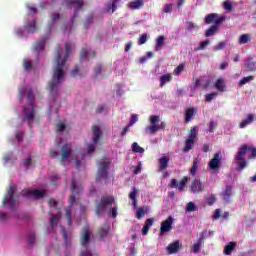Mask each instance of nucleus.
I'll list each match as a JSON object with an SVG mask.
<instances>
[{
	"mask_svg": "<svg viewBox=\"0 0 256 256\" xmlns=\"http://www.w3.org/2000/svg\"><path fill=\"white\" fill-rule=\"evenodd\" d=\"M66 53L63 57V47L61 45L57 46L56 49V57L55 64L56 66L53 69L52 80L48 84V90L50 93V97L55 101L59 95V87H61V83H63V77H65V71L63 68L65 67V63H67V59L69 55H71V43L67 42L65 44Z\"/></svg>",
	"mask_w": 256,
	"mask_h": 256,
	"instance_id": "1",
	"label": "nucleus"
},
{
	"mask_svg": "<svg viewBox=\"0 0 256 256\" xmlns=\"http://www.w3.org/2000/svg\"><path fill=\"white\" fill-rule=\"evenodd\" d=\"M25 94L28 95V103L23 108L22 121L28 123V126L31 129V125L33 124V90L27 86L22 88L19 92L20 99H23Z\"/></svg>",
	"mask_w": 256,
	"mask_h": 256,
	"instance_id": "2",
	"label": "nucleus"
},
{
	"mask_svg": "<svg viewBox=\"0 0 256 256\" xmlns=\"http://www.w3.org/2000/svg\"><path fill=\"white\" fill-rule=\"evenodd\" d=\"M113 203H115V197L111 195L102 196L100 202L96 205L97 217H101L107 209H111L110 215L115 219L117 217V206L113 207Z\"/></svg>",
	"mask_w": 256,
	"mask_h": 256,
	"instance_id": "3",
	"label": "nucleus"
},
{
	"mask_svg": "<svg viewBox=\"0 0 256 256\" xmlns=\"http://www.w3.org/2000/svg\"><path fill=\"white\" fill-rule=\"evenodd\" d=\"M227 20V16L222 15L219 16L217 13H211L205 16L204 23L206 25H211V23H214V25L210 26L206 32L205 37H213L217 31H219V25Z\"/></svg>",
	"mask_w": 256,
	"mask_h": 256,
	"instance_id": "4",
	"label": "nucleus"
},
{
	"mask_svg": "<svg viewBox=\"0 0 256 256\" xmlns=\"http://www.w3.org/2000/svg\"><path fill=\"white\" fill-rule=\"evenodd\" d=\"M247 151H251V155L248 156L249 160L256 157V148L247 146V144H243L238 149L237 154L234 156L235 161H237V171H243V169L247 167V160L245 159V155H247Z\"/></svg>",
	"mask_w": 256,
	"mask_h": 256,
	"instance_id": "5",
	"label": "nucleus"
},
{
	"mask_svg": "<svg viewBox=\"0 0 256 256\" xmlns=\"http://www.w3.org/2000/svg\"><path fill=\"white\" fill-rule=\"evenodd\" d=\"M17 185L10 184L6 195L4 196L3 205H9L11 211H15V204L17 203Z\"/></svg>",
	"mask_w": 256,
	"mask_h": 256,
	"instance_id": "6",
	"label": "nucleus"
},
{
	"mask_svg": "<svg viewBox=\"0 0 256 256\" xmlns=\"http://www.w3.org/2000/svg\"><path fill=\"white\" fill-rule=\"evenodd\" d=\"M111 166L110 161H99L98 162V170L96 174V181L99 182L101 179H107L109 175V167Z\"/></svg>",
	"mask_w": 256,
	"mask_h": 256,
	"instance_id": "7",
	"label": "nucleus"
},
{
	"mask_svg": "<svg viewBox=\"0 0 256 256\" xmlns=\"http://www.w3.org/2000/svg\"><path fill=\"white\" fill-rule=\"evenodd\" d=\"M92 239L93 234L91 233V228L89 226H84L80 236V244L84 249H89V243H91Z\"/></svg>",
	"mask_w": 256,
	"mask_h": 256,
	"instance_id": "8",
	"label": "nucleus"
},
{
	"mask_svg": "<svg viewBox=\"0 0 256 256\" xmlns=\"http://www.w3.org/2000/svg\"><path fill=\"white\" fill-rule=\"evenodd\" d=\"M157 123H159V116H150V126L145 128V133H148L149 135H155V133L159 131V126Z\"/></svg>",
	"mask_w": 256,
	"mask_h": 256,
	"instance_id": "9",
	"label": "nucleus"
},
{
	"mask_svg": "<svg viewBox=\"0 0 256 256\" xmlns=\"http://www.w3.org/2000/svg\"><path fill=\"white\" fill-rule=\"evenodd\" d=\"M97 57V52L89 47H83L80 51V61H90Z\"/></svg>",
	"mask_w": 256,
	"mask_h": 256,
	"instance_id": "10",
	"label": "nucleus"
},
{
	"mask_svg": "<svg viewBox=\"0 0 256 256\" xmlns=\"http://www.w3.org/2000/svg\"><path fill=\"white\" fill-rule=\"evenodd\" d=\"M71 191H72V195L70 196V199H69V205L70 207H73V205H75V203L77 202V198L75 196L81 195V191H82L81 188H77V180H75V178L72 179Z\"/></svg>",
	"mask_w": 256,
	"mask_h": 256,
	"instance_id": "11",
	"label": "nucleus"
},
{
	"mask_svg": "<svg viewBox=\"0 0 256 256\" xmlns=\"http://www.w3.org/2000/svg\"><path fill=\"white\" fill-rule=\"evenodd\" d=\"M191 193H203L205 191V183L201 182L199 179H194L190 186Z\"/></svg>",
	"mask_w": 256,
	"mask_h": 256,
	"instance_id": "12",
	"label": "nucleus"
},
{
	"mask_svg": "<svg viewBox=\"0 0 256 256\" xmlns=\"http://www.w3.org/2000/svg\"><path fill=\"white\" fill-rule=\"evenodd\" d=\"M173 229V217L168 216V218L164 221H162L160 226V235H163V233H169Z\"/></svg>",
	"mask_w": 256,
	"mask_h": 256,
	"instance_id": "13",
	"label": "nucleus"
},
{
	"mask_svg": "<svg viewBox=\"0 0 256 256\" xmlns=\"http://www.w3.org/2000/svg\"><path fill=\"white\" fill-rule=\"evenodd\" d=\"M208 167L212 171H217L221 167V154H214L213 159H211L210 162L208 163Z\"/></svg>",
	"mask_w": 256,
	"mask_h": 256,
	"instance_id": "14",
	"label": "nucleus"
},
{
	"mask_svg": "<svg viewBox=\"0 0 256 256\" xmlns=\"http://www.w3.org/2000/svg\"><path fill=\"white\" fill-rule=\"evenodd\" d=\"M180 249H183V244L179 240L172 242L167 247L169 255L177 253Z\"/></svg>",
	"mask_w": 256,
	"mask_h": 256,
	"instance_id": "15",
	"label": "nucleus"
},
{
	"mask_svg": "<svg viewBox=\"0 0 256 256\" xmlns=\"http://www.w3.org/2000/svg\"><path fill=\"white\" fill-rule=\"evenodd\" d=\"M62 151V156H61V163H63V161H67V159H69V157L71 156L72 153V149H71V144H64L61 148Z\"/></svg>",
	"mask_w": 256,
	"mask_h": 256,
	"instance_id": "16",
	"label": "nucleus"
},
{
	"mask_svg": "<svg viewBox=\"0 0 256 256\" xmlns=\"http://www.w3.org/2000/svg\"><path fill=\"white\" fill-rule=\"evenodd\" d=\"M195 115H197V108L190 107L185 109V113H184L185 123H191Z\"/></svg>",
	"mask_w": 256,
	"mask_h": 256,
	"instance_id": "17",
	"label": "nucleus"
},
{
	"mask_svg": "<svg viewBox=\"0 0 256 256\" xmlns=\"http://www.w3.org/2000/svg\"><path fill=\"white\" fill-rule=\"evenodd\" d=\"M109 231H111V227L109 226V224H103L99 227L97 235L101 240H103L105 239V237H107V235H109Z\"/></svg>",
	"mask_w": 256,
	"mask_h": 256,
	"instance_id": "18",
	"label": "nucleus"
},
{
	"mask_svg": "<svg viewBox=\"0 0 256 256\" xmlns=\"http://www.w3.org/2000/svg\"><path fill=\"white\" fill-rule=\"evenodd\" d=\"M244 66L246 68V71H248L249 73H253L256 71V62L253 57H248L245 61Z\"/></svg>",
	"mask_w": 256,
	"mask_h": 256,
	"instance_id": "19",
	"label": "nucleus"
},
{
	"mask_svg": "<svg viewBox=\"0 0 256 256\" xmlns=\"http://www.w3.org/2000/svg\"><path fill=\"white\" fill-rule=\"evenodd\" d=\"M253 121H256L255 114H248L247 117L239 123L240 129H245V127L251 125Z\"/></svg>",
	"mask_w": 256,
	"mask_h": 256,
	"instance_id": "20",
	"label": "nucleus"
},
{
	"mask_svg": "<svg viewBox=\"0 0 256 256\" xmlns=\"http://www.w3.org/2000/svg\"><path fill=\"white\" fill-rule=\"evenodd\" d=\"M158 165H159V173L165 171L167 169V167H169V158L167 156H163L159 159L158 161Z\"/></svg>",
	"mask_w": 256,
	"mask_h": 256,
	"instance_id": "21",
	"label": "nucleus"
},
{
	"mask_svg": "<svg viewBox=\"0 0 256 256\" xmlns=\"http://www.w3.org/2000/svg\"><path fill=\"white\" fill-rule=\"evenodd\" d=\"M139 190L136 187H132V190L130 191L128 197L132 201V205L134 209H137V193Z\"/></svg>",
	"mask_w": 256,
	"mask_h": 256,
	"instance_id": "22",
	"label": "nucleus"
},
{
	"mask_svg": "<svg viewBox=\"0 0 256 256\" xmlns=\"http://www.w3.org/2000/svg\"><path fill=\"white\" fill-rule=\"evenodd\" d=\"M173 80V75L172 74H165L160 76L159 81H160V87H165L167 83H171Z\"/></svg>",
	"mask_w": 256,
	"mask_h": 256,
	"instance_id": "23",
	"label": "nucleus"
},
{
	"mask_svg": "<svg viewBox=\"0 0 256 256\" xmlns=\"http://www.w3.org/2000/svg\"><path fill=\"white\" fill-rule=\"evenodd\" d=\"M231 195H233V187L228 185V186H226L225 191L222 192V197H223L224 201L229 203V199H231Z\"/></svg>",
	"mask_w": 256,
	"mask_h": 256,
	"instance_id": "24",
	"label": "nucleus"
},
{
	"mask_svg": "<svg viewBox=\"0 0 256 256\" xmlns=\"http://www.w3.org/2000/svg\"><path fill=\"white\" fill-rule=\"evenodd\" d=\"M92 131L94 135L93 143H97L101 139V135H102L101 128H99V126H93Z\"/></svg>",
	"mask_w": 256,
	"mask_h": 256,
	"instance_id": "25",
	"label": "nucleus"
},
{
	"mask_svg": "<svg viewBox=\"0 0 256 256\" xmlns=\"http://www.w3.org/2000/svg\"><path fill=\"white\" fill-rule=\"evenodd\" d=\"M209 83H211V80H205L203 79H196L194 83V89H197L198 87H202L203 89H207L209 87Z\"/></svg>",
	"mask_w": 256,
	"mask_h": 256,
	"instance_id": "26",
	"label": "nucleus"
},
{
	"mask_svg": "<svg viewBox=\"0 0 256 256\" xmlns=\"http://www.w3.org/2000/svg\"><path fill=\"white\" fill-rule=\"evenodd\" d=\"M239 45H245L247 43H251V34H242L238 39Z\"/></svg>",
	"mask_w": 256,
	"mask_h": 256,
	"instance_id": "27",
	"label": "nucleus"
},
{
	"mask_svg": "<svg viewBox=\"0 0 256 256\" xmlns=\"http://www.w3.org/2000/svg\"><path fill=\"white\" fill-rule=\"evenodd\" d=\"M193 147H195V140H191L188 138V139H186L185 146L183 148V152L189 153V151H191V149H193Z\"/></svg>",
	"mask_w": 256,
	"mask_h": 256,
	"instance_id": "28",
	"label": "nucleus"
},
{
	"mask_svg": "<svg viewBox=\"0 0 256 256\" xmlns=\"http://www.w3.org/2000/svg\"><path fill=\"white\" fill-rule=\"evenodd\" d=\"M47 195V190H33V199H43Z\"/></svg>",
	"mask_w": 256,
	"mask_h": 256,
	"instance_id": "29",
	"label": "nucleus"
},
{
	"mask_svg": "<svg viewBox=\"0 0 256 256\" xmlns=\"http://www.w3.org/2000/svg\"><path fill=\"white\" fill-rule=\"evenodd\" d=\"M215 89H217V91H225V81L223 80V78H219L215 84H214Z\"/></svg>",
	"mask_w": 256,
	"mask_h": 256,
	"instance_id": "30",
	"label": "nucleus"
},
{
	"mask_svg": "<svg viewBox=\"0 0 256 256\" xmlns=\"http://www.w3.org/2000/svg\"><path fill=\"white\" fill-rule=\"evenodd\" d=\"M43 49H45V38H42L38 42H36L34 51H36V53H39L40 51H43Z\"/></svg>",
	"mask_w": 256,
	"mask_h": 256,
	"instance_id": "31",
	"label": "nucleus"
},
{
	"mask_svg": "<svg viewBox=\"0 0 256 256\" xmlns=\"http://www.w3.org/2000/svg\"><path fill=\"white\" fill-rule=\"evenodd\" d=\"M234 249H235V242H229L224 247V255H231L233 253Z\"/></svg>",
	"mask_w": 256,
	"mask_h": 256,
	"instance_id": "32",
	"label": "nucleus"
},
{
	"mask_svg": "<svg viewBox=\"0 0 256 256\" xmlns=\"http://www.w3.org/2000/svg\"><path fill=\"white\" fill-rule=\"evenodd\" d=\"M163 45H165V36H159L156 40L155 51L161 50Z\"/></svg>",
	"mask_w": 256,
	"mask_h": 256,
	"instance_id": "33",
	"label": "nucleus"
},
{
	"mask_svg": "<svg viewBox=\"0 0 256 256\" xmlns=\"http://www.w3.org/2000/svg\"><path fill=\"white\" fill-rule=\"evenodd\" d=\"M199 133V127L194 126L190 129L188 139H191L192 141H195L197 139V134Z\"/></svg>",
	"mask_w": 256,
	"mask_h": 256,
	"instance_id": "34",
	"label": "nucleus"
},
{
	"mask_svg": "<svg viewBox=\"0 0 256 256\" xmlns=\"http://www.w3.org/2000/svg\"><path fill=\"white\" fill-rule=\"evenodd\" d=\"M197 169H199V159L194 158L192 167L190 169V174H192L193 176L197 175Z\"/></svg>",
	"mask_w": 256,
	"mask_h": 256,
	"instance_id": "35",
	"label": "nucleus"
},
{
	"mask_svg": "<svg viewBox=\"0 0 256 256\" xmlns=\"http://www.w3.org/2000/svg\"><path fill=\"white\" fill-rule=\"evenodd\" d=\"M145 3L143 1H134L128 4L129 9H141Z\"/></svg>",
	"mask_w": 256,
	"mask_h": 256,
	"instance_id": "36",
	"label": "nucleus"
},
{
	"mask_svg": "<svg viewBox=\"0 0 256 256\" xmlns=\"http://www.w3.org/2000/svg\"><path fill=\"white\" fill-rule=\"evenodd\" d=\"M23 68H24V71H31L33 69V62H31L27 58H24V60H23Z\"/></svg>",
	"mask_w": 256,
	"mask_h": 256,
	"instance_id": "37",
	"label": "nucleus"
},
{
	"mask_svg": "<svg viewBox=\"0 0 256 256\" xmlns=\"http://www.w3.org/2000/svg\"><path fill=\"white\" fill-rule=\"evenodd\" d=\"M21 195L22 197H25V199H31V197H33V189L26 188L22 190Z\"/></svg>",
	"mask_w": 256,
	"mask_h": 256,
	"instance_id": "38",
	"label": "nucleus"
},
{
	"mask_svg": "<svg viewBox=\"0 0 256 256\" xmlns=\"http://www.w3.org/2000/svg\"><path fill=\"white\" fill-rule=\"evenodd\" d=\"M186 211L188 213H193L195 211H199V207H197V205H195V203L193 202H189L186 206Z\"/></svg>",
	"mask_w": 256,
	"mask_h": 256,
	"instance_id": "39",
	"label": "nucleus"
},
{
	"mask_svg": "<svg viewBox=\"0 0 256 256\" xmlns=\"http://www.w3.org/2000/svg\"><path fill=\"white\" fill-rule=\"evenodd\" d=\"M59 219L60 217L57 216V214H51V218H50L51 227H57V225L59 224Z\"/></svg>",
	"mask_w": 256,
	"mask_h": 256,
	"instance_id": "40",
	"label": "nucleus"
},
{
	"mask_svg": "<svg viewBox=\"0 0 256 256\" xmlns=\"http://www.w3.org/2000/svg\"><path fill=\"white\" fill-rule=\"evenodd\" d=\"M254 77L253 76H246L243 77L240 81H239V87H243V85H247V83H251V81H253Z\"/></svg>",
	"mask_w": 256,
	"mask_h": 256,
	"instance_id": "41",
	"label": "nucleus"
},
{
	"mask_svg": "<svg viewBox=\"0 0 256 256\" xmlns=\"http://www.w3.org/2000/svg\"><path fill=\"white\" fill-rule=\"evenodd\" d=\"M188 181H189V178H187V176L183 177L182 180L178 183V186H177L178 191H183Z\"/></svg>",
	"mask_w": 256,
	"mask_h": 256,
	"instance_id": "42",
	"label": "nucleus"
},
{
	"mask_svg": "<svg viewBox=\"0 0 256 256\" xmlns=\"http://www.w3.org/2000/svg\"><path fill=\"white\" fill-rule=\"evenodd\" d=\"M132 151L134 153H145V149H143V147L139 146V144L137 142H134L132 144Z\"/></svg>",
	"mask_w": 256,
	"mask_h": 256,
	"instance_id": "43",
	"label": "nucleus"
},
{
	"mask_svg": "<svg viewBox=\"0 0 256 256\" xmlns=\"http://www.w3.org/2000/svg\"><path fill=\"white\" fill-rule=\"evenodd\" d=\"M145 213H147V208H146V211H145V207L137 208L136 217L138 219H143V217H145Z\"/></svg>",
	"mask_w": 256,
	"mask_h": 256,
	"instance_id": "44",
	"label": "nucleus"
},
{
	"mask_svg": "<svg viewBox=\"0 0 256 256\" xmlns=\"http://www.w3.org/2000/svg\"><path fill=\"white\" fill-rule=\"evenodd\" d=\"M203 245V242H200L199 240L197 243L193 244L192 251L195 254L201 253V246Z\"/></svg>",
	"mask_w": 256,
	"mask_h": 256,
	"instance_id": "45",
	"label": "nucleus"
},
{
	"mask_svg": "<svg viewBox=\"0 0 256 256\" xmlns=\"http://www.w3.org/2000/svg\"><path fill=\"white\" fill-rule=\"evenodd\" d=\"M70 7H75L76 9H83V1H71L68 4Z\"/></svg>",
	"mask_w": 256,
	"mask_h": 256,
	"instance_id": "46",
	"label": "nucleus"
},
{
	"mask_svg": "<svg viewBox=\"0 0 256 256\" xmlns=\"http://www.w3.org/2000/svg\"><path fill=\"white\" fill-rule=\"evenodd\" d=\"M183 71H185V65H184V64H180V65H178V66L174 69L173 74H174V75H180V74L183 73Z\"/></svg>",
	"mask_w": 256,
	"mask_h": 256,
	"instance_id": "47",
	"label": "nucleus"
},
{
	"mask_svg": "<svg viewBox=\"0 0 256 256\" xmlns=\"http://www.w3.org/2000/svg\"><path fill=\"white\" fill-rule=\"evenodd\" d=\"M215 201H217V197H215V195H210L208 198H206V203L210 207L215 205Z\"/></svg>",
	"mask_w": 256,
	"mask_h": 256,
	"instance_id": "48",
	"label": "nucleus"
},
{
	"mask_svg": "<svg viewBox=\"0 0 256 256\" xmlns=\"http://www.w3.org/2000/svg\"><path fill=\"white\" fill-rule=\"evenodd\" d=\"M148 39H149V36H147V34H141L138 40V45H145Z\"/></svg>",
	"mask_w": 256,
	"mask_h": 256,
	"instance_id": "49",
	"label": "nucleus"
},
{
	"mask_svg": "<svg viewBox=\"0 0 256 256\" xmlns=\"http://www.w3.org/2000/svg\"><path fill=\"white\" fill-rule=\"evenodd\" d=\"M24 31H27V33H32L33 32V22H26L24 25Z\"/></svg>",
	"mask_w": 256,
	"mask_h": 256,
	"instance_id": "50",
	"label": "nucleus"
},
{
	"mask_svg": "<svg viewBox=\"0 0 256 256\" xmlns=\"http://www.w3.org/2000/svg\"><path fill=\"white\" fill-rule=\"evenodd\" d=\"M137 121H139V117L137 116V114H132L130 118V122L128 124L129 127H133V125L136 124Z\"/></svg>",
	"mask_w": 256,
	"mask_h": 256,
	"instance_id": "51",
	"label": "nucleus"
},
{
	"mask_svg": "<svg viewBox=\"0 0 256 256\" xmlns=\"http://www.w3.org/2000/svg\"><path fill=\"white\" fill-rule=\"evenodd\" d=\"M61 233L66 245H69V235L67 234V230L65 228H61Z\"/></svg>",
	"mask_w": 256,
	"mask_h": 256,
	"instance_id": "52",
	"label": "nucleus"
},
{
	"mask_svg": "<svg viewBox=\"0 0 256 256\" xmlns=\"http://www.w3.org/2000/svg\"><path fill=\"white\" fill-rule=\"evenodd\" d=\"M32 163H33V157L32 156H28V158L26 160H24L23 165L27 169V168L31 167Z\"/></svg>",
	"mask_w": 256,
	"mask_h": 256,
	"instance_id": "53",
	"label": "nucleus"
},
{
	"mask_svg": "<svg viewBox=\"0 0 256 256\" xmlns=\"http://www.w3.org/2000/svg\"><path fill=\"white\" fill-rule=\"evenodd\" d=\"M215 97H217V93L216 92H212L210 94H207L206 95L207 103H211V101H213V99H215Z\"/></svg>",
	"mask_w": 256,
	"mask_h": 256,
	"instance_id": "54",
	"label": "nucleus"
},
{
	"mask_svg": "<svg viewBox=\"0 0 256 256\" xmlns=\"http://www.w3.org/2000/svg\"><path fill=\"white\" fill-rule=\"evenodd\" d=\"M116 10L117 5H115V2H113L110 6L107 7V12L111 13V15H113V13H115Z\"/></svg>",
	"mask_w": 256,
	"mask_h": 256,
	"instance_id": "55",
	"label": "nucleus"
},
{
	"mask_svg": "<svg viewBox=\"0 0 256 256\" xmlns=\"http://www.w3.org/2000/svg\"><path fill=\"white\" fill-rule=\"evenodd\" d=\"M207 45H209V40H204L200 43V45L197 48V51H203V49H205V47H207Z\"/></svg>",
	"mask_w": 256,
	"mask_h": 256,
	"instance_id": "56",
	"label": "nucleus"
},
{
	"mask_svg": "<svg viewBox=\"0 0 256 256\" xmlns=\"http://www.w3.org/2000/svg\"><path fill=\"white\" fill-rule=\"evenodd\" d=\"M217 127V123L213 120L210 121L209 123V132L210 133H215V128Z\"/></svg>",
	"mask_w": 256,
	"mask_h": 256,
	"instance_id": "57",
	"label": "nucleus"
},
{
	"mask_svg": "<svg viewBox=\"0 0 256 256\" xmlns=\"http://www.w3.org/2000/svg\"><path fill=\"white\" fill-rule=\"evenodd\" d=\"M223 7L226 11H231L233 9V4L229 1L223 2Z\"/></svg>",
	"mask_w": 256,
	"mask_h": 256,
	"instance_id": "58",
	"label": "nucleus"
},
{
	"mask_svg": "<svg viewBox=\"0 0 256 256\" xmlns=\"http://www.w3.org/2000/svg\"><path fill=\"white\" fill-rule=\"evenodd\" d=\"M173 11V4H166L163 8V13H171Z\"/></svg>",
	"mask_w": 256,
	"mask_h": 256,
	"instance_id": "59",
	"label": "nucleus"
},
{
	"mask_svg": "<svg viewBox=\"0 0 256 256\" xmlns=\"http://www.w3.org/2000/svg\"><path fill=\"white\" fill-rule=\"evenodd\" d=\"M52 185H57V182L59 181V175L54 174L50 177Z\"/></svg>",
	"mask_w": 256,
	"mask_h": 256,
	"instance_id": "60",
	"label": "nucleus"
},
{
	"mask_svg": "<svg viewBox=\"0 0 256 256\" xmlns=\"http://www.w3.org/2000/svg\"><path fill=\"white\" fill-rule=\"evenodd\" d=\"M225 45H227L225 42H220L214 47V51H221V49H225Z\"/></svg>",
	"mask_w": 256,
	"mask_h": 256,
	"instance_id": "61",
	"label": "nucleus"
},
{
	"mask_svg": "<svg viewBox=\"0 0 256 256\" xmlns=\"http://www.w3.org/2000/svg\"><path fill=\"white\" fill-rule=\"evenodd\" d=\"M207 233H208L207 230H203L198 241L203 243V241H205V239H207Z\"/></svg>",
	"mask_w": 256,
	"mask_h": 256,
	"instance_id": "62",
	"label": "nucleus"
},
{
	"mask_svg": "<svg viewBox=\"0 0 256 256\" xmlns=\"http://www.w3.org/2000/svg\"><path fill=\"white\" fill-rule=\"evenodd\" d=\"M48 204H49V207H54L55 209H57L58 203L56 202L55 199H53V198L49 199Z\"/></svg>",
	"mask_w": 256,
	"mask_h": 256,
	"instance_id": "63",
	"label": "nucleus"
},
{
	"mask_svg": "<svg viewBox=\"0 0 256 256\" xmlns=\"http://www.w3.org/2000/svg\"><path fill=\"white\" fill-rule=\"evenodd\" d=\"M66 127H67V126H66L65 124H63V123H58V124H57V131H58L59 133H61V132L65 131Z\"/></svg>",
	"mask_w": 256,
	"mask_h": 256,
	"instance_id": "64",
	"label": "nucleus"
}]
</instances>
